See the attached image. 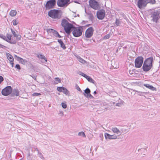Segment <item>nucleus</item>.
Here are the masks:
<instances>
[{
	"instance_id": "4",
	"label": "nucleus",
	"mask_w": 160,
	"mask_h": 160,
	"mask_svg": "<svg viewBox=\"0 0 160 160\" xmlns=\"http://www.w3.org/2000/svg\"><path fill=\"white\" fill-rule=\"evenodd\" d=\"M72 32L74 37H79L82 34L83 28L82 27H75L74 26Z\"/></svg>"
},
{
	"instance_id": "52",
	"label": "nucleus",
	"mask_w": 160,
	"mask_h": 160,
	"mask_svg": "<svg viewBox=\"0 0 160 160\" xmlns=\"http://www.w3.org/2000/svg\"><path fill=\"white\" fill-rule=\"evenodd\" d=\"M40 158H42V159H43L44 158L42 156V155H41V157H40Z\"/></svg>"
},
{
	"instance_id": "19",
	"label": "nucleus",
	"mask_w": 160,
	"mask_h": 160,
	"mask_svg": "<svg viewBox=\"0 0 160 160\" xmlns=\"http://www.w3.org/2000/svg\"><path fill=\"white\" fill-rule=\"evenodd\" d=\"M47 62V59L43 55L41 54V62L42 63H46Z\"/></svg>"
},
{
	"instance_id": "44",
	"label": "nucleus",
	"mask_w": 160,
	"mask_h": 160,
	"mask_svg": "<svg viewBox=\"0 0 160 160\" xmlns=\"http://www.w3.org/2000/svg\"><path fill=\"white\" fill-rule=\"evenodd\" d=\"M62 107L64 108H65L67 107V105H66V104L65 103H62Z\"/></svg>"
},
{
	"instance_id": "22",
	"label": "nucleus",
	"mask_w": 160,
	"mask_h": 160,
	"mask_svg": "<svg viewBox=\"0 0 160 160\" xmlns=\"http://www.w3.org/2000/svg\"><path fill=\"white\" fill-rule=\"evenodd\" d=\"M143 85L147 87V88L151 89L152 90L154 91L155 90V88L154 87L148 84H144Z\"/></svg>"
},
{
	"instance_id": "2",
	"label": "nucleus",
	"mask_w": 160,
	"mask_h": 160,
	"mask_svg": "<svg viewBox=\"0 0 160 160\" xmlns=\"http://www.w3.org/2000/svg\"><path fill=\"white\" fill-rule=\"evenodd\" d=\"M153 61V58L150 57L147 58L144 61L142 66V69L144 71L148 72L151 69L152 66Z\"/></svg>"
},
{
	"instance_id": "13",
	"label": "nucleus",
	"mask_w": 160,
	"mask_h": 160,
	"mask_svg": "<svg viewBox=\"0 0 160 160\" xmlns=\"http://www.w3.org/2000/svg\"><path fill=\"white\" fill-rule=\"evenodd\" d=\"M97 18L100 20L103 19L105 16V11L103 9H101L98 11L97 12Z\"/></svg>"
},
{
	"instance_id": "3",
	"label": "nucleus",
	"mask_w": 160,
	"mask_h": 160,
	"mask_svg": "<svg viewBox=\"0 0 160 160\" xmlns=\"http://www.w3.org/2000/svg\"><path fill=\"white\" fill-rule=\"evenodd\" d=\"M150 18L152 21L157 23L160 18V10H154L151 12Z\"/></svg>"
},
{
	"instance_id": "14",
	"label": "nucleus",
	"mask_w": 160,
	"mask_h": 160,
	"mask_svg": "<svg viewBox=\"0 0 160 160\" xmlns=\"http://www.w3.org/2000/svg\"><path fill=\"white\" fill-rule=\"evenodd\" d=\"M104 136L106 139H113L117 138V136L114 135H111L108 133H105Z\"/></svg>"
},
{
	"instance_id": "9",
	"label": "nucleus",
	"mask_w": 160,
	"mask_h": 160,
	"mask_svg": "<svg viewBox=\"0 0 160 160\" xmlns=\"http://www.w3.org/2000/svg\"><path fill=\"white\" fill-rule=\"evenodd\" d=\"M56 2V0H49L47 2L46 4V8L47 9H49L54 8Z\"/></svg>"
},
{
	"instance_id": "42",
	"label": "nucleus",
	"mask_w": 160,
	"mask_h": 160,
	"mask_svg": "<svg viewBox=\"0 0 160 160\" xmlns=\"http://www.w3.org/2000/svg\"><path fill=\"white\" fill-rule=\"evenodd\" d=\"M76 89L78 91L80 92H82V91L81 90V89L77 85L76 86Z\"/></svg>"
},
{
	"instance_id": "26",
	"label": "nucleus",
	"mask_w": 160,
	"mask_h": 160,
	"mask_svg": "<svg viewBox=\"0 0 160 160\" xmlns=\"http://www.w3.org/2000/svg\"><path fill=\"white\" fill-rule=\"evenodd\" d=\"M77 58L78 60L80 62L84 64L86 62V61L84 60L82 58H81L80 56H78L77 57Z\"/></svg>"
},
{
	"instance_id": "38",
	"label": "nucleus",
	"mask_w": 160,
	"mask_h": 160,
	"mask_svg": "<svg viewBox=\"0 0 160 160\" xmlns=\"http://www.w3.org/2000/svg\"><path fill=\"white\" fill-rule=\"evenodd\" d=\"M55 80L57 82H55L56 84L58 83V82H61V79L58 78H55Z\"/></svg>"
},
{
	"instance_id": "12",
	"label": "nucleus",
	"mask_w": 160,
	"mask_h": 160,
	"mask_svg": "<svg viewBox=\"0 0 160 160\" xmlns=\"http://www.w3.org/2000/svg\"><path fill=\"white\" fill-rule=\"evenodd\" d=\"M94 29L92 27H91L87 29L85 32V35L86 37L90 38L91 37L93 34Z\"/></svg>"
},
{
	"instance_id": "40",
	"label": "nucleus",
	"mask_w": 160,
	"mask_h": 160,
	"mask_svg": "<svg viewBox=\"0 0 160 160\" xmlns=\"http://www.w3.org/2000/svg\"><path fill=\"white\" fill-rule=\"evenodd\" d=\"M110 37V34H107L104 37V39H108Z\"/></svg>"
},
{
	"instance_id": "21",
	"label": "nucleus",
	"mask_w": 160,
	"mask_h": 160,
	"mask_svg": "<svg viewBox=\"0 0 160 160\" xmlns=\"http://www.w3.org/2000/svg\"><path fill=\"white\" fill-rule=\"evenodd\" d=\"M51 32L53 33V35L55 37L58 38L61 37L60 35L57 31L53 29H51Z\"/></svg>"
},
{
	"instance_id": "48",
	"label": "nucleus",
	"mask_w": 160,
	"mask_h": 160,
	"mask_svg": "<svg viewBox=\"0 0 160 160\" xmlns=\"http://www.w3.org/2000/svg\"><path fill=\"white\" fill-rule=\"evenodd\" d=\"M3 78L2 76H0V84L3 81Z\"/></svg>"
},
{
	"instance_id": "41",
	"label": "nucleus",
	"mask_w": 160,
	"mask_h": 160,
	"mask_svg": "<svg viewBox=\"0 0 160 160\" xmlns=\"http://www.w3.org/2000/svg\"><path fill=\"white\" fill-rule=\"evenodd\" d=\"M115 22L116 24L118 26L121 23L120 21L118 19H116Z\"/></svg>"
},
{
	"instance_id": "37",
	"label": "nucleus",
	"mask_w": 160,
	"mask_h": 160,
	"mask_svg": "<svg viewBox=\"0 0 160 160\" xmlns=\"http://www.w3.org/2000/svg\"><path fill=\"white\" fill-rule=\"evenodd\" d=\"M0 38H2L5 40H7V37L5 36L2 34H0Z\"/></svg>"
},
{
	"instance_id": "31",
	"label": "nucleus",
	"mask_w": 160,
	"mask_h": 160,
	"mask_svg": "<svg viewBox=\"0 0 160 160\" xmlns=\"http://www.w3.org/2000/svg\"><path fill=\"white\" fill-rule=\"evenodd\" d=\"M57 113L58 114V116L59 117H62L63 115V112L62 111H57Z\"/></svg>"
},
{
	"instance_id": "43",
	"label": "nucleus",
	"mask_w": 160,
	"mask_h": 160,
	"mask_svg": "<svg viewBox=\"0 0 160 160\" xmlns=\"http://www.w3.org/2000/svg\"><path fill=\"white\" fill-rule=\"evenodd\" d=\"M11 30L12 34H13V35L14 36V37L16 36V35L17 34H16V32L14 31L12 28L11 29Z\"/></svg>"
},
{
	"instance_id": "16",
	"label": "nucleus",
	"mask_w": 160,
	"mask_h": 160,
	"mask_svg": "<svg viewBox=\"0 0 160 160\" xmlns=\"http://www.w3.org/2000/svg\"><path fill=\"white\" fill-rule=\"evenodd\" d=\"M15 58H16V59L23 64H24L27 62L26 61L24 60L23 59L18 56L16 55H15Z\"/></svg>"
},
{
	"instance_id": "10",
	"label": "nucleus",
	"mask_w": 160,
	"mask_h": 160,
	"mask_svg": "<svg viewBox=\"0 0 160 160\" xmlns=\"http://www.w3.org/2000/svg\"><path fill=\"white\" fill-rule=\"evenodd\" d=\"M147 4V0H138L137 2V5L140 9L145 7Z\"/></svg>"
},
{
	"instance_id": "1",
	"label": "nucleus",
	"mask_w": 160,
	"mask_h": 160,
	"mask_svg": "<svg viewBox=\"0 0 160 160\" xmlns=\"http://www.w3.org/2000/svg\"><path fill=\"white\" fill-rule=\"evenodd\" d=\"M61 25L64 28L65 32L68 35L70 34L74 26L65 19L62 20Z\"/></svg>"
},
{
	"instance_id": "18",
	"label": "nucleus",
	"mask_w": 160,
	"mask_h": 160,
	"mask_svg": "<svg viewBox=\"0 0 160 160\" xmlns=\"http://www.w3.org/2000/svg\"><path fill=\"white\" fill-rule=\"evenodd\" d=\"M121 130L122 131V132L125 133L129 131V128L128 127L124 126L122 128Z\"/></svg>"
},
{
	"instance_id": "5",
	"label": "nucleus",
	"mask_w": 160,
	"mask_h": 160,
	"mask_svg": "<svg viewBox=\"0 0 160 160\" xmlns=\"http://www.w3.org/2000/svg\"><path fill=\"white\" fill-rule=\"evenodd\" d=\"M48 15L50 17L54 19H59L60 18L58 10H50L48 12Z\"/></svg>"
},
{
	"instance_id": "27",
	"label": "nucleus",
	"mask_w": 160,
	"mask_h": 160,
	"mask_svg": "<svg viewBox=\"0 0 160 160\" xmlns=\"http://www.w3.org/2000/svg\"><path fill=\"white\" fill-rule=\"evenodd\" d=\"M88 81L90 82H91L94 83L95 82V81L91 78L89 76H88L87 75L86 77H85Z\"/></svg>"
},
{
	"instance_id": "45",
	"label": "nucleus",
	"mask_w": 160,
	"mask_h": 160,
	"mask_svg": "<svg viewBox=\"0 0 160 160\" xmlns=\"http://www.w3.org/2000/svg\"><path fill=\"white\" fill-rule=\"evenodd\" d=\"M15 68L19 70L21 69L20 66L19 64H16L15 66Z\"/></svg>"
},
{
	"instance_id": "33",
	"label": "nucleus",
	"mask_w": 160,
	"mask_h": 160,
	"mask_svg": "<svg viewBox=\"0 0 160 160\" xmlns=\"http://www.w3.org/2000/svg\"><path fill=\"white\" fill-rule=\"evenodd\" d=\"M78 135L79 136H82L83 137H86V135L83 132H80L78 133Z\"/></svg>"
},
{
	"instance_id": "23",
	"label": "nucleus",
	"mask_w": 160,
	"mask_h": 160,
	"mask_svg": "<svg viewBox=\"0 0 160 160\" xmlns=\"http://www.w3.org/2000/svg\"><path fill=\"white\" fill-rule=\"evenodd\" d=\"M12 94L13 95L18 96L19 95V91L18 89H15L12 90Z\"/></svg>"
},
{
	"instance_id": "47",
	"label": "nucleus",
	"mask_w": 160,
	"mask_h": 160,
	"mask_svg": "<svg viewBox=\"0 0 160 160\" xmlns=\"http://www.w3.org/2000/svg\"><path fill=\"white\" fill-rule=\"evenodd\" d=\"M39 95H40V93H34L33 94H32V95L33 96H38Z\"/></svg>"
},
{
	"instance_id": "28",
	"label": "nucleus",
	"mask_w": 160,
	"mask_h": 160,
	"mask_svg": "<svg viewBox=\"0 0 160 160\" xmlns=\"http://www.w3.org/2000/svg\"><path fill=\"white\" fill-rule=\"evenodd\" d=\"M62 92H63L65 94L69 96L70 93L69 91L65 88L64 87Z\"/></svg>"
},
{
	"instance_id": "46",
	"label": "nucleus",
	"mask_w": 160,
	"mask_h": 160,
	"mask_svg": "<svg viewBox=\"0 0 160 160\" xmlns=\"http://www.w3.org/2000/svg\"><path fill=\"white\" fill-rule=\"evenodd\" d=\"M80 74L82 75V76L84 77L85 78L86 77V76H87V75L85 74L84 73L81 72H80Z\"/></svg>"
},
{
	"instance_id": "17",
	"label": "nucleus",
	"mask_w": 160,
	"mask_h": 160,
	"mask_svg": "<svg viewBox=\"0 0 160 160\" xmlns=\"http://www.w3.org/2000/svg\"><path fill=\"white\" fill-rule=\"evenodd\" d=\"M111 130L114 133H116L117 134L120 135L121 134L120 131L116 127H112Z\"/></svg>"
},
{
	"instance_id": "25",
	"label": "nucleus",
	"mask_w": 160,
	"mask_h": 160,
	"mask_svg": "<svg viewBox=\"0 0 160 160\" xmlns=\"http://www.w3.org/2000/svg\"><path fill=\"white\" fill-rule=\"evenodd\" d=\"M16 14L17 11L15 10H12L10 12V15L12 17L15 16Z\"/></svg>"
},
{
	"instance_id": "54",
	"label": "nucleus",
	"mask_w": 160,
	"mask_h": 160,
	"mask_svg": "<svg viewBox=\"0 0 160 160\" xmlns=\"http://www.w3.org/2000/svg\"><path fill=\"white\" fill-rule=\"evenodd\" d=\"M129 73H130V74H131V71H129Z\"/></svg>"
},
{
	"instance_id": "8",
	"label": "nucleus",
	"mask_w": 160,
	"mask_h": 160,
	"mask_svg": "<svg viewBox=\"0 0 160 160\" xmlns=\"http://www.w3.org/2000/svg\"><path fill=\"white\" fill-rule=\"evenodd\" d=\"M89 5L90 7L95 10L98 9L99 7V5L98 2L95 0H90Z\"/></svg>"
},
{
	"instance_id": "51",
	"label": "nucleus",
	"mask_w": 160,
	"mask_h": 160,
	"mask_svg": "<svg viewBox=\"0 0 160 160\" xmlns=\"http://www.w3.org/2000/svg\"><path fill=\"white\" fill-rule=\"evenodd\" d=\"M151 115H152V116H154L155 115V113H153V112H152V114H151Z\"/></svg>"
},
{
	"instance_id": "56",
	"label": "nucleus",
	"mask_w": 160,
	"mask_h": 160,
	"mask_svg": "<svg viewBox=\"0 0 160 160\" xmlns=\"http://www.w3.org/2000/svg\"><path fill=\"white\" fill-rule=\"evenodd\" d=\"M20 160H22L21 159Z\"/></svg>"
},
{
	"instance_id": "29",
	"label": "nucleus",
	"mask_w": 160,
	"mask_h": 160,
	"mask_svg": "<svg viewBox=\"0 0 160 160\" xmlns=\"http://www.w3.org/2000/svg\"><path fill=\"white\" fill-rule=\"evenodd\" d=\"M147 4L150 3L151 4H153L155 3L156 1L155 0H147Z\"/></svg>"
},
{
	"instance_id": "20",
	"label": "nucleus",
	"mask_w": 160,
	"mask_h": 160,
	"mask_svg": "<svg viewBox=\"0 0 160 160\" xmlns=\"http://www.w3.org/2000/svg\"><path fill=\"white\" fill-rule=\"evenodd\" d=\"M7 40H6L7 42H8L11 43L15 44L16 43V42H10L11 40V35L10 34H8L7 35Z\"/></svg>"
},
{
	"instance_id": "7",
	"label": "nucleus",
	"mask_w": 160,
	"mask_h": 160,
	"mask_svg": "<svg viewBox=\"0 0 160 160\" xmlns=\"http://www.w3.org/2000/svg\"><path fill=\"white\" fill-rule=\"evenodd\" d=\"M70 0H58L57 5L60 7H66L69 4Z\"/></svg>"
},
{
	"instance_id": "39",
	"label": "nucleus",
	"mask_w": 160,
	"mask_h": 160,
	"mask_svg": "<svg viewBox=\"0 0 160 160\" xmlns=\"http://www.w3.org/2000/svg\"><path fill=\"white\" fill-rule=\"evenodd\" d=\"M63 88V87H58L57 90L59 92H62Z\"/></svg>"
},
{
	"instance_id": "15",
	"label": "nucleus",
	"mask_w": 160,
	"mask_h": 160,
	"mask_svg": "<svg viewBox=\"0 0 160 160\" xmlns=\"http://www.w3.org/2000/svg\"><path fill=\"white\" fill-rule=\"evenodd\" d=\"M7 56L8 59L10 61L11 64L13 65V64L14 59L12 56L9 53L7 54Z\"/></svg>"
},
{
	"instance_id": "11",
	"label": "nucleus",
	"mask_w": 160,
	"mask_h": 160,
	"mask_svg": "<svg viewBox=\"0 0 160 160\" xmlns=\"http://www.w3.org/2000/svg\"><path fill=\"white\" fill-rule=\"evenodd\" d=\"M12 92V88L11 86H8L2 91V94L4 96H8Z\"/></svg>"
},
{
	"instance_id": "53",
	"label": "nucleus",
	"mask_w": 160,
	"mask_h": 160,
	"mask_svg": "<svg viewBox=\"0 0 160 160\" xmlns=\"http://www.w3.org/2000/svg\"><path fill=\"white\" fill-rule=\"evenodd\" d=\"M93 93H94V94H96V93H97V92H96V91H95Z\"/></svg>"
},
{
	"instance_id": "55",
	"label": "nucleus",
	"mask_w": 160,
	"mask_h": 160,
	"mask_svg": "<svg viewBox=\"0 0 160 160\" xmlns=\"http://www.w3.org/2000/svg\"><path fill=\"white\" fill-rule=\"evenodd\" d=\"M29 154H28V156H29Z\"/></svg>"
},
{
	"instance_id": "32",
	"label": "nucleus",
	"mask_w": 160,
	"mask_h": 160,
	"mask_svg": "<svg viewBox=\"0 0 160 160\" xmlns=\"http://www.w3.org/2000/svg\"><path fill=\"white\" fill-rule=\"evenodd\" d=\"M134 91L138 92L139 93L138 95L140 96H143L144 94H147V92H141L138 91L134 90Z\"/></svg>"
},
{
	"instance_id": "49",
	"label": "nucleus",
	"mask_w": 160,
	"mask_h": 160,
	"mask_svg": "<svg viewBox=\"0 0 160 160\" xmlns=\"http://www.w3.org/2000/svg\"><path fill=\"white\" fill-rule=\"evenodd\" d=\"M122 105V102H120V103H117V104H116V106H119V107H120Z\"/></svg>"
},
{
	"instance_id": "24",
	"label": "nucleus",
	"mask_w": 160,
	"mask_h": 160,
	"mask_svg": "<svg viewBox=\"0 0 160 160\" xmlns=\"http://www.w3.org/2000/svg\"><path fill=\"white\" fill-rule=\"evenodd\" d=\"M58 42L60 44L61 47L64 49H66V48L65 45L62 42L61 39H58Z\"/></svg>"
},
{
	"instance_id": "50",
	"label": "nucleus",
	"mask_w": 160,
	"mask_h": 160,
	"mask_svg": "<svg viewBox=\"0 0 160 160\" xmlns=\"http://www.w3.org/2000/svg\"><path fill=\"white\" fill-rule=\"evenodd\" d=\"M0 47L3 48H6V47L0 44Z\"/></svg>"
},
{
	"instance_id": "34",
	"label": "nucleus",
	"mask_w": 160,
	"mask_h": 160,
	"mask_svg": "<svg viewBox=\"0 0 160 160\" xmlns=\"http://www.w3.org/2000/svg\"><path fill=\"white\" fill-rule=\"evenodd\" d=\"M12 23L13 25L15 26L18 24V22L17 20H13L12 21Z\"/></svg>"
},
{
	"instance_id": "30",
	"label": "nucleus",
	"mask_w": 160,
	"mask_h": 160,
	"mask_svg": "<svg viewBox=\"0 0 160 160\" xmlns=\"http://www.w3.org/2000/svg\"><path fill=\"white\" fill-rule=\"evenodd\" d=\"M90 93V90L88 88H87L84 90V93H83V94H86L87 95L89 94Z\"/></svg>"
},
{
	"instance_id": "36",
	"label": "nucleus",
	"mask_w": 160,
	"mask_h": 160,
	"mask_svg": "<svg viewBox=\"0 0 160 160\" xmlns=\"http://www.w3.org/2000/svg\"><path fill=\"white\" fill-rule=\"evenodd\" d=\"M14 37L16 38V39L17 41L20 40L21 38V36L17 34L16 36Z\"/></svg>"
},
{
	"instance_id": "6",
	"label": "nucleus",
	"mask_w": 160,
	"mask_h": 160,
	"mask_svg": "<svg viewBox=\"0 0 160 160\" xmlns=\"http://www.w3.org/2000/svg\"><path fill=\"white\" fill-rule=\"evenodd\" d=\"M143 61V58L141 56L138 57L135 60V65L137 68L142 66Z\"/></svg>"
},
{
	"instance_id": "35",
	"label": "nucleus",
	"mask_w": 160,
	"mask_h": 160,
	"mask_svg": "<svg viewBox=\"0 0 160 160\" xmlns=\"http://www.w3.org/2000/svg\"><path fill=\"white\" fill-rule=\"evenodd\" d=\"M84 96L88 98H93V97L90 94V93L87 95L86 94H84Z\"/></svg>"
}]
</instances>
